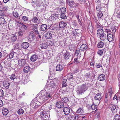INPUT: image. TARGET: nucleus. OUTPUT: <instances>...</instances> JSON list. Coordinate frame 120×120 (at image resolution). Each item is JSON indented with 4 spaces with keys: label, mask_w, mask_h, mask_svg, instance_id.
Returning <instances> with one entry per match:
<instances>
[{
    "label": "nucleus",
    "mask_w": 120,
    "mask_h": 120,
    "mask_svg": "<svg viewBox=\"0 0 120 120\" xmlns=\"http://www.w3.org/2000/svg\"><path fill=\"white\" fill-rule=\"evenodd\" d=\"M52 94L49 93L44 92L41 93V99L43 100L41 102L42 103L44 102L47 100L49 98L52 97Z\"/></svg>",
    "instance_id": "f257e3e1"
},
{
    "label": "nucleus",
    "mask_w": 120,
    "mask_h": 120,
    "mask_svg": "<svg viewBox=\"0 0 120 120\" xmlns=\"http://www.w3.org/2000/svg\"><path fill=\"white\" fill-rule=\"evenodd\" d=\"M107 39L109 42H111L113 40V36L110 33L107 34Z\"/></svg>",
    "instance_id": "0eeeda50"
},
{
    "label": "nucleus",
    "mask_w": 120,
    "mask_h": 120,
    "mask_svg": "<svg viewBox=\"0 0 120 120\" xmlns=\"http://www.w3.org/2000/svg\"><path fill=\"white\" fill-rule=\"evenodd\" d=\"M4 93L2 90H0V97H2Z\"/></svg>",
    "instance_id": "69168bd1"
},
{
    "label": "nucleus",
    "mask_w": 120,
    "mask_h": 120,
    "mask_svg": "<svg viewBox=\"0 0 120 120\" xmlns=\"http://www.w3.org/2000/svg\"><path fill=\"white\" fill-rule=\"evenodd\" d=\"M47 44L45 43H42L40 45V46L41 48L42 49H46L47 47Z\"/></svg>",
    "instance_id": "c85d7f7f"
},
{
    "label": "nucleus",
    "mask_w": 120,
    "mask_h": 120,
    "mask_svg": "<svg viewBox=\"0 0 120 120\" xmlns=\"http://www.w3.org/2000/svg\"><path fill=\"white\" fill-rule=\"evenodd\" d=\"M9 76H10V79L12 80H14V79L16 78V77L15 76L14 74L9 75Z\"/></svg>",
    "instance_id": "de8ad7c7"
},
{
    "label": "nucleus",
    "mask_w": 120,
    "mask_h": 120,
    "mask_svg": "<svg viewBox=\"0 0 120 120\" xmlns=\"http://www.w3.org/2000/svg\"><path fill=\"white\" fill-rule=\"evenodd\" d=\"M99 102L98 101L97 99H94L93 100V104H94L98 106L99 104Z\"/></svg>",
    "instance_id": "09e8293b"
},
{
    "label": "nucleus",
    "mask_w": 120,
    "mask_h": 120,
    "mask_svg": "<svg viewBox=\"0 0 120 120\" xmlns=\"http://www.w3.org/2000/svg\"><path fill=\"white\" fill-rule=\"evenodd\" d=\"M22 20L24 21H27L28 20V18L26 16H22Z\"/></svg>",
    "instance_id": "603ef678"
},
{
    "label": "nucleus",
    "mask_w": 120,
    "mask_h": 120,
    "mask_svg": "<svg viewBox=\"0 0 120 120\" xmlns=\"http://www.w3.org/2000/svg\"><path fill=\"white\" fill-rule=\"evenodd\" d=\"M103 16V14L102 12L99 11V12L98 13V18H100V19H101V18L102 16Z\"/></svg>",
    "instance_id": "bf43d9fd"
},
{
    "label": "nucleus",
    "mask_w": 120,
    "mask_h": 120,
    "mask_svg": "<svg viewBox=\"0 0 120 120\" xmlns=\"http://www.w3.org/2000/svg\"><path fill=\"white\" fill-rule=\"evenodd\" d=\"M30 68L29 66H26L24 68L23 71L25 73H28L30 71Z\"/></svg>",
    "instance_id": "7c9ffc66"
},
{
    "label": "nucleus",
    "mask_w": 120,
    "mask_h": 120,
    "mask_svg": "<svg viewBox=\"0 0 120 120\" xmlns=\"http://www.w3.org/2000/svg\"><path fill=\"white\" fill-rule=\"evenodd\" d=\"M31 22L33 23H37L38 22V19L37 17H35L31 21Z\"/></svg>",
    "instance_id": "a878e982"
},
{
    "label": "nucleus",
    "mask_w": 120,
    "mask_h": 120,
    "mask_svg": "<svg viewBox=\"0 0 120 120\" xmlns=\"http://www.w3.org/2000/svg\"><path fill=\"white\" fill-rule=\"evenodd\" d=\"M63 112L65 115H68L70 112V109L68 107H64L63 109Z\"/></svg>",
    "instance_id": "6e6552de"
},
{
    "label": "nucleus",
    "mask_w": 120,
    "mask_h": 120,
    "mask_svg": "<svg viewBox=\"0 0 120 120\" xmlns=\"http://www.w3.org/2000/svg\"><path fill=\"white\" fill-rule=\"evenodd\" d=\"M100 39L101 40H104L105 39L106 37V35L105 33H103L99 36Z\"/></svg>",
    "instance_id": "6ab92c4d"
},
{
    "label": "nucleus",
    "mask_w": 120,
    "mask_h": 120,
    "mask_svg": "<svg viewBox=\"0 0 120 120\" xmlns=\"http://www.w3.org/2000/svg\"><path fill=\"white\" fill-rule=\"evenodd\" d=\"M19 23L22 26V27L25 30H27V26L20 22H19Z\"/></svg>",
    "instance_id": "473e14b6"
},
{
    "label": "nucleus",
    "mask_w": 120,
    "mask_h": 120,
    "mask_svg": "<svg viewBox=\"0 0 120 120\" xmlns=\"http://www.w3.org/2000/svg\"><path fill=\"white\" fill-rule=\"evenodd\" d=\"M8 82L6 80L4 81L3 83V84L4 87L6 88H8Z\"/></svg>",
    "instance_id": "6e6d98bb"
},
{
    "label": "nucleus",
    "mask_w": 120,
    "mask_h": 120,
    "mask_svg": "<svg viewBox=\"0 0 120 120\" xmlns=\"http://www.w3.org/2000/svg\"><path fill=\"white\" fill-rule=\"evenodd\" d=\"M66 25L67 23L65 22L61 21L59 22V28H64L66 26Z\"/></svg>",
    "instance_id": "1a4fd4ad"
},
{
    "label": "nucleus",
    "mask_w": 120,
    "mask_h": 120,
    "mask_svg": "<svg viewBox=\"0 0 120 120\" xmlns=\"http://www.w3.org/2000/svg\"><path fill=\"white\" fill-rule=\"evenodd\" d=\"M42 3L43 2L42 0H37L35 4L37 6H40Z\"/></svg>",
    "instance_id": "bb28decb"
},
{
    "label": "nucleus",
    "mask_w": 120,
    "mask_h": 120,
    "mask_svg": "<svg viewBox=\"0 0 120 120\" xmlns=\"http://www.w3.org/2000/svg\"><path fill=\"white\" fill-rule=\"evenodd\" d=\"M114 15H116L118 17L120 18V12L118 9H115Z\"/></svg>",
    "instance_id": "a211bd4d"
},
{
    "label": "nucleus",
    "mask_w": 120,
    "mask_h": 120,
    "mask_svg": "<svg viewBox=\"0 0 120 120\" xmlns=\"http://www.w3.org/2000/svg\"><path fill=\"white\" fill-rule=\"evenodd\" d=\"M72 33L73 35H74L75 36L77 35L78 34L77 32L75 30L73 31H72Z\"/></svg>",
    "instance_id": "774afa93"
},
{
    "label": "nucleus",
    "mask_w": 120,
    "mask_h": 120,
    "mask_svg": "<svg viewBox=\"0 0 120 120\" xmlns=\"http://www.w3.org/2000/svg\"><path fill=\"white\" fill-rule=\"evenodd\" d=\"M6 21L4 17L2 16L0 17V24H3Z\"/></svg>",
    "instance_id": "79ce46f5"
},
{
    "label": "nucleus",
    "mask_w": 120,
    "mask_h": 120,
    "mask_svg": "<svg viewBox=\"0 0 120 120\" xmlns=\"http://www.w3.org/2000/svg\"><path fill=\"white\" fill-rule=\"evenodd\" d=\"M45 36L46 39H49L51 38L52 35L51 33L48 32L45 34Z\"/></svg>",
    "instance_id": "5701e85b"
},
{
    "label": "nucleus",
    "mask_w": 120,
    "mask_h": 120,
    "mask_svg": "<svg viewBox=\"0 0 120 120\" xmlns=\"http://www.w3.org/2000/svg\"><path fill=\"white\" fill-rule=\"evenodd\" d=\"M34 33L33 31H31L29 32L28 37V41L32 42L34 39Z\"/></svg>",
    "instance_id": "20e7f679"
},
{
    "label": "nucleus",
    "mask_w": 120,
    "mask_h": 120,
    "mask_svg": "<svg viewBox=\"0 0 120 120\" xmlns=\"http://www.w3.org/2000/svg\"><path fill=\"white\" fill-rule=\"evenodd\" d=\"M24 112V111L22 109H19L17 111V113L21 115L23 114Z\"/></svg>",
    "instance_id": "49530a36"
},
{
    "label": "nucleus",
    "mask_w": 120,
    "mask_h": 120,
    "mask_svg": "<svg viewBox=\"0 0 120 120\" xmlns=\"http://www.w3.org/2000/svg\"><path fill=\"white\" fill-rule=\"evenodd\" d=\"M16 62H18V65L20 66H23L26 64L25 61L24 59H21L18 61L16 60Z\"/></svg>",
    "instance_id": "39448f33"
},
{
    "label": "nucleus",
    "mask_w": 120,
    "mask_h": 120,
    "mask_svg": "<svg viewBox=\"0 0 120 120\" xmlns=\"http://www.w3.org/2000/svg\"><path fill=\"white\" fill-rule=\"evenodd\" d=\"M60 12H61V13H65L66 11V8L64 7L60 8L59 10Z\"/></svg>",
    "instance_id": "c03bdc74"
},
{
    "label": "nucleus",
    "mask_w": 120,
    "mask_h": 120,
    "mask_svg": "<svg viewBox=\"0 0 120 120\" xmlns=\"http://www.w3.org/2000/svg\"><path fill=\"white\" fill-rule=\"evenodd\" d=\"M112 52L110 51V49L106 47L104 49H102V50L100 51V52L99 51L98 52Z\"/></svg>",
    "instance_id": "dca6fc26"
},
{
    "label": "nucleus",
    "mask_w": 120,
    "mask_h": 120,
    "mask_svg": "<svg viewBox=\"0 0 120 120\" xmlns=\"http://www.w3.org/2000/svg\"><path fill=\"white\" fill-rule=\"evenodd\" d=\"M40 116L43 119L45 120H48L50 117V115L49 113L45 111L41 112Z\"/></svg>",
    "instance_id": "7ed1b4c3"
},
{
    "label": "nucleus",
    "mask_w": 120,
    "mask_h": 120,
    "mask_svg": "<svg viewBox=\"0 0 120 120\" xmlns=\"http://www.w3.org/2000/svg\"><path fill=\"white\" fill-rule=\"evenodd\" d=\"M114 118L115 120H120V115L116 114L115 115Z\"/></svg>",
    "instance_id": "8fccbe9b"
},
{
    "label": "nucleus",
    "mask_w": 120,
    "mask_h": 120,
    "mask_svg": "<svg viewBox=\"0 0 120 120\" xmlns=\"http://www.w3.org/2000/svg\"><path fill=\"white\" fill-rule=\"evenodd\" d=\"M88 30L91 33H93V28L92 24L89 25L88 27Z\"/></svg>",
    "instance_id": "c9c22d12"
},
{
    "label": "nucleus",
    "mask_w": 120,
    "mask_h": 120,
    "mask_svg": "<svg viewBox=\"0 0 120 120\" xmlns=\"http://www.w3.org/2000/svg\"><path fill=\"white\" fill-rule=\"evenodd\" d=\"M97 105H96L94 104H92L91 106V109L93 110H94L95 109H96V110H97Z\"/></svg>",
    "instance_id": "5fc2aeb1"
},
{
    "label": "nucleus",
    "mask_w": 120,
    "mask_h": 120,
    "mask_svg": "<svg viewBox=\"0 0 120 120\" xmlns=\"http://www.w3.org/2000/svg\"><path fill=\"white\" fill-rule=\"evenodd\" d=\"M63 69V67L62 65L60 64H58L56 67V70L57 71H60L62 70Z\"/></svg>",
    "instance_id": "4be33fe9"
},
{
    "label": "nucleus",
    "mask_w": 120,
    "mask_h": 120,
    "mask_svg": "<svg viewBox=\"0 0 120 120\" xmlns=\"http://www.w3.org/2000/svg\"><path fill=\"white\" fill-rule=\"evenodd\" d=\"M79 58V56H78L77 58H75L74 61V63L78 64L81 61H82V59L81 60H78Z\"/></svg>",
    "instance_id": "37998d69"
},
{
    "label": "nucleus",
    "mask_w": 120,
    "mask_h": 120,
    "mask_svg": "<svg viewBox=\"0 0 120 120\" xmlns=\"http://www.w3.org/2000/svg\"><path fill=\"white\" fill-rule=\"evenodd\" d=\"M2 113L5 116L8 114V109L6 108L2 110Z\"/></svg>",
    "instance_id": "a19ab883"
},
{
    "label": "nucleus",
    "mask_w": 120,
    "mask_h": 120,
    "mask_svg": "<svg viewBox=\"0 0 120 120\" xmlns=\"http://www.w3.org/2000/svg\"><path fill=\"white\" fill-rule=\"evenodd\" d=\"M105 78V75L103 74H101L99 75L98 79L100 81L104 80Z\"/></svg>",
    "instance_id": "412c9836"
},
{
    "label": "nucleus",
    "mask_w": 120,
    "mask_h": 120,
    "mask_svg": "<svg viewBox=\"0 0 120 120\" xmlns=\"http://www.w3.org/2000/svg\"><path fill=\"white\" fill-rule=\"evenodd\" d=\"M62 101L64 103H66L68 102L69 101L68 98L66 97H64L62 99Z\"/></svg>",
    "instance_id": "864d4df0"
},
{
    "label": "nucleus",
    "mask_w": 120,
    "mask_h": 120,
    "mask_svg": "<svg viewBox=\"0 0 120 120\" xmlns=\"http://www.w3.org/2000/svg\"><path fill=\"white\" fill-rule=\"evenodd\" d=\"M71 7H73L75 4V3L73 1H69L68 4Z\"/></svg>",
    "instance_id": "13d9d810"
},
{
    "label": "nucleus",
    "mask_w": 120,
    "mask_h": 120,
    "mask_svg": "<svg viewBox=\"0 0 120 120\" xmlns=\"http://www.w3.org/2000/svg\"><path fill=\"white\" fill-rule=\"evenodd\" d=\"M94 75V74L93 73H86L85 75V77L87 78H88L89 79H91Z\"/></svg>",
    "instance_id": "2eb2a0df"
},
{
    "label": "nucleus",
    "mask_w": 120,
    "mask_h": 120,
    "mask_svg": "<svg viewBox=\"0 0 120 120\" xmlns=\"http://www.w3.org/2000/svg\"><path fill=\"white\" fill-rule=\"evenodd\" d=\"M13 15L15 17H18L19 16L18 13L16 12H14L13 13Z\"/></svg>",
    "instance_id": "0e129e2a"
},
{
    "label": "nucleus",
    "mask_w": 120,
    "mask_h": 120,
    "mask_svg": "<svg viewBox=\"0 0 120 120\" xmlns=\"http://www.w3.org/2000/svg\"><path fill=\"white\" fill-rule=\"evenodd\" d=\"M108 93L110 97L112 96L113 92L112 88L111 87H110L108 90Z\"/></svg>",
    "instance_id": "3c124183"
},
{
    "label": "nucleus",
    "mask_w": 120,
    "mask_h": 120,
    "mask_svg": "<svg viewBox=\"0 0 120 120\" xmlns=\"http://www.w3.org/2000/svg\"><path fill=\"white\" fill-rule=\"evenodd\" d=\"M98 0L96 3V9L98 11H100L101 10V3Z\"/></svg>",
    "instance_id": "9b49d317"
},
{
    "label": "nucleus",
    "mask_w": 120,
    "mask_h": 120,
    "mask_svg": "<svg viewBox=\"0 0 120 120\" xmlns=\"http://www.w3.org/2000/svg\"><path fill=\"white\" fill-rule=\"evenodd\" d=\"M104 43L102 41H100L98 43L97 47L99 48H102L104 46Z\"/></svg>",
    "instance_id": "f704fd0d"
},
{
    "label": "nucleus",
    "mask_w": 120,
    "mask_h": 120,
    "mask_svg": "<svg viewBox=\"0 0 120 120\" xmlns=\"http://www.w3.org/2000/svg\"><path fill=\"white\" fill-rule=\"evenodd\" d=\"M96 66L98 68H100L102 67L101 64L100 63H97L96 64Z\"/></svg>",
    "instance_id": "338daca9"
},
{
    "label": "nucleus",
    "mask_w": 120,
    "mask_h": 120,
    "mask_svg": "<svg viewBox=\"0 0 120 120\" xmlns=\"http://www.w3.org/2000/svg\"><path fill=\"white\" fill-rule=\"evenodd\" d=\"M38 56L35 54L33 55L31 57L30 60L33 62L36 61L38 59Z\"/></svg>",
    "instance_id": "aec40b11"
},
{
    "label": "nucleus",
    "mask_w": 120,
    "mask_h": 120,
    "mask_svg": "<svg viewBox=\"0 0 120 120\" xmlns=\"http://www.w3.org/2000/svg\"><path fill=\"white\" fill-rule=\"evenodd\" d=\"M97 34L98 36H99L101 35L104 33L102 29H99L97 31Z\"/></svg>",
    "instance_id": "cd10ccee"
},
{
    "label": "nucleus",
    "mask_w": 120,
    "mask_h": 120,
    "mask_svg": "<svg viewBox=\"0 0 120 120\" xmlns=\"http://www.w3.org/2000/svg\"><path fill=\"white\" fill-rule=\"evenodd\" d=\"M64 105V104L63 102L59 101L56 103V106L58 108L60 109L63 108Z\"/></svg>",
    "instance_id": "423d86ee"
},
{
    "label": "nucleus",
    "mask_w": 120,
    "mask_h": 120,
    "mask_svg": "<svg viewBox=\"0 0 120 120\" xmlns=\"http://www.w3.org/2000/svg\"><path fill=\"white\" fill-rule=\"evenodd\" d=\"M70 56L71 55L69 53H65L64 55V59L67 60L69 58Z\"/></svg>",
    "instance_id": "72a5a7b5"
},
{
    "label": "nucleus",
    "mask_w": 120,
    "mask_h": 120,
    "mask_svg": "<svg viewBox=\"0 0 120 120\" xmlns=\"http://www.w3.org/2000/svg\"><path fill=\"white\" fill-rule=\"evenodd\" d=\"M58 14L55 13L52 15L50 17L52 20H55L58 18Z\"/></svg>",
    "instance_id": "4468645a"
},
{
    "label": "nucleus",
    "mask_w": 120,
    "mask_h": 120,
    "mask_svg": "<svg viewBox=\"0 0 120 120\" xmlns=\"http://www.w3.org/2000/svg\"><path fill=\"white\" fill-rule=\"evenodd\" d=\"M95 22L96 23V27L97 28H99V29H102L103 27L102 25H100L98 23L97 20L96 19Z\"/></svg>",
    "instance_id": "ea45409f"
},
{
    "label": "nucleus",
    "mask_w": 120,
    "mask_h": 120,
    "mask_svg": "<svg viewBox=\"0 0 120 120\" xmlns=\"http://www.w3.org/2000/svg\"><path fill=\"white\" fill-rule=\"evenodd\" d=\"M49 87L53 88H55L56 87V85L55 83L52 80L51 81H50Z\"/></svg>",
    "instance_id": "b1692460"
},
{
    "label": "nucleus",
    "mask_w": 120,
    "mask_h": 120,
    "mask_svg": "<svg viewBox=\"0 0 120 120\" xmlns=\"http://www.w3.org/2000/svg\"><path fill=\"white\" fill-rule=\"evenodd\" d=\"M99 21L102 24H104L105 23V19H99Z\"/></svg>",
    "instance_id": "052dcab7"
},
{
    "label": "nucleus",
    "mask_w": 120,
    "mask_h": 120,
    "mask_svg": "<svg viewBox=\"0 0 120 120\" xmlns=\"http://www.w3.org/2000/svg\"><path fill=\"white\" fill-rule=\"evenodd\" d=\"M67 77L69 79H72L73 78V75L71 74H69L68 75Z\"/></svg>",
    "instance_id": "e2e57ef3"
},
{
    "label": "nucleus",
    "mask_w": 120,
    "mask_h": 120,
    "mask_svg": "<svg viewBox=\"0 0 120 120\" xmlns=\"http://www.w3.org/2000/svg\"><path fill=\"white\" fill-rule=\"evenodd\" d=\"M47 27L46 24H42L41 26L40 30L41 31H45L47 30Z\"/></svg>",
    "instance_id": "f8f14e48"
},
{
    "label": "nucleus",
    "mask_w": 120,
    "mask_h": 120,
    "mask_svg": "<svg viewBox=\"0 0 120 120\" xmlns=\"http://www.w3.org/2000/svg\"><path fill=\"white\" fill-rule=\"evenodd\" d=\"M102 98V97L100 94L99 93L96 94L95 97H94V99H97L99 101L101 100Z\"/></svg>",
    "instance_id": "ddd939ff"
},
{
    "label": "nucleus",
    "mask_w": 120,
    "mask_h": 120,
    "mask_svg": "<svg viewBox=\"0 0 120 120\" xmlns=\"http://www.w3.org/2000/svg\"><path fill=\"white\" fill-rule=\"evenodd\" d=\"M108 94H105V101L106 103H107L108 101Z\"/></svg>",
    "instance_id": "680f3d73"
},
{
    "label": "nucleus",
    "mask_w": 120,
    "mask_h": 120,
    "mask_svg": "<svg viewBox=\"0 0 120 120\" xmlns=\"http://www.w3.org/2000/svg\"><path fill=\"white\" fill-rule=\"evenodd\" d=\"M84 112V110L82 107L79 108L77 111V112L78 113L83 114Z\"/></svg>",
    "instance_id": "393cba45"
},
{
    "label": "nucleus",
    "mask_w": 120,
    "mask_h": 120,
    "mask_svg": "<svg viewBox=\"0 0 120 120\" xmlns=\"http://www.w3.org/2000/svg\"><path fill=\"white\" fill-rule=\"evenodd\" d=\"M67 81V79H63L62 82V87H65L68 86V84L66 83Z\"/></svg>",
    "instance_id": "c756f323"
},
{
    "label": "nucleus",
    "mask_w": 120,
    "mask_h": 120,
    "mask_svg": "<svg viewBox=\"0 0 120 120\" xmlns=\"http://www.w3.org/2000/svg\"><path fill=\"white\" fill-rule=\"evenodd\" d=\"M74 115H71L68 117V120H75V117L74 116V113H72Z\"/></svg>",
    "instance_id": "a18cd8bd"
},
{
    "label": "nucleus",
    "mask_w": 120,
    "mask_h": 120,
    "mask_svg": "<svg viewBox=\"0 0 120 120\" xmlns=\"http://www.w3.org/2000/svg\"><path fill=\"white\" fill-rule=\"evenodd\" d=\"M32 30L35 33L37 34H39V33L38 31V28L35 26H33Z\"/></svg>",
    "instance_id": "58836bf2"
},
{
    "label": "nucleus",
    "mask_w": 120,
    "mask_h": 120,
    "mask_svg": "<svg viewBox=\"0 0 120 120\" xmlns=\"http://www.w3.org/2000/svg\"><path fill=\"white\" fill-rule=\"evenodd\" d=\"M65 13H61L60 15V17L62 19H64L66 18V15Z\"/></svg>",
    "instance_id": "4d7b16f0"
},
{
    "label": "nucleus",
    "mask_w": 120,
    "mask_h": 120,
    "mask_svg": "<svg viewBox=\"0 0 120 120\" xmlns=\"http://www.w3.org/2000/svg\"><path fill=\"white\" fill-rule=\"evenodd\" d=\"M87 89V87L86 86V85L83 84L80 88L78 89L77 92L78 94H81L86 91Z\"/></svg>",
    "instance_id": "f03ea898"
},
{
    "label": "nucleus",
    "mask_w": 120,
    "mask_h": 120,
    "mask_svg": "<svg viewBox=\"0 0 120 120\" xmlns=\"http://www.w3.org/2000/svg\"><path fill=\"white\" fill-rule=\"evenodd\" d=\"M12 41L13 42L15 41L17 39L16 35L15 34H12L11 36V39Z\"/></svg>",
    "instance_id": "4c0bfd02"
},
{
    "label": "nucleus",
    "mask_w": 120,
    "mask_h": 120,
    "mask_svg": "<svg viewBox=\"0 0 120 120\" xmlns=\"http://www.w3.org/2000/svg\"><path fill=\"white\" fill-rule=\"evenodd\" d=\"M87 48V46L85 44H83L81 45L80 47V49L81 51H83L84 52H86V50Z\"/></svg>",
    "instance_id": "9d476101"
},
{
    "label": "nucleus",
    "mask_w": 120,
    "mask_h": 120,
    "mask_svg": "<svg viewBox=\"0 0 120 120\" xmlns=\"http://www.w3.org/2000/svg\"><path fill=\"white\" fill-rule=\"evenodd\" d=\"M46 43L47 44V46H51L52 47L54 45L53 42L51 41H48L46 42Z\"/></svg>",
    "instance_id": "2f4dec72"
},
{
    "label": "nucleus",
    "mask_w": 120,
    "mask_h": 120,
    "mask_svg": "<svg viewBox=\"0 0 120 120\" xmlns=\"http://www.w3.org/2000/svg\"><path fill=\"white\" fill-rule=\"evenodd\" d=\"M75 46L74 45L71 44L70 45L69 48V49L70 51H73L74 50Z\"/></svg>",
    "instance_id": "e433bc0d"
},
{
    "label": "nucleus",
    "mask_w": 120,
    "mask_h": 120,
    "mask_svg": "<svg viewBox=\"0 0 120 120\" xmlns=\"http://www.w3.org/2000/svg\"><path fill=\"white\" fill-rule=\"evenodd\" d=\"M29 46V44L27 42H23L21 45L22 47L24 49H26Z\"/></svg>",
    "instance_id": "f3484780"
}]
</instances>
